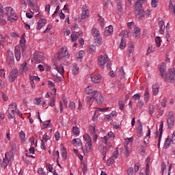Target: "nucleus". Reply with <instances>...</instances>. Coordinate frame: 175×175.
Here are the masks:
<instances>
[{
    "instance_id": "obj_1",
    "label": "nucleus",
    "mask_w": 175,
    "mask_h": 175,
    "mask_svg": "<svg viewBox=\"0 0 175 175\" xmlns=\"http://www.w3.org/2000/svg\"><path fill=\"white\" fill-rule=\"evenodd\" d=\"M144 1L146 0H138L135 3V13L137 18H139V20H142V18H143V17H144L146 14V16H150V10H147L146 12L143 10V6H142V5H143V3L144 2Z\"/></svg>"
},
{
    "instance_id": "obj_2",
    "label": "nucleus",
    "mask_w": 175,
    "mask_h": 175,
    "mask_svg": "<svg viewBox=\"0 0 175 175\" xmlns=\"http://www.w3.org/2000/svg\"><path fill=\"white\" fill-rule=\"evenodd\" d=\"M1 16H8V21H11V23H14V21H17L18 19L16 12H14V10L12 7L5 8Z\"/></svg>"
},
{
    "instance_id": "obj_3",
    "label": "nucleus",
    "mask_w": 175,
    "mask_h": 175,
    "mask_svg": "<svg viewBox=\"0 0 175 175\" xmlns=\"http://www.w3.org/2000/svg\"><path fill=\"white\" fill-rule=\"evenodd\" d=\"M98 66L101 68V69H103L105 65L108 70L111 69V62L110 61V59H109V57L107 56V55H100L98 57Z\"/></svg>"
},
{
    "instance_id": "obj_4",
    "label": "nucleus",
    "mask_w": 175,
    "mask_h": 175,
    "mask_svg": "<svg viewBox=\"0 0 175 175\" xmlns=\"http://www.w3.org/2000/svg\"><path fill=\"white\" fill-rule=\"evenodd\" d=\"M92 35L94 40L97 42V44H102V35L100 34V32L98 31V29L94 27L92 29Z\"/></svg>"
},
{
    "instance_id": "obj_5",
    "label": "nucleus",
    "mask_w": 175,
    "mask_h": 175,
    "mask_svg": "<svg viewBox=\"0 0 175 175\" xmlns=\"http://www.w3.org/2000/svg\"><path fill=\"white\" fill-rule=\"evenodd\" d=\"M69 55V53L68 52V49L66 47L61 48L57 53L56 59H62V58H65V57H68Z\"/></svg>"
},
{
    "instance_id": "obj_6",
    "label": "nucleus",
    "mask_w": 175,
    "mask_h": 175,
    "mask_svg": "<svg viewBox=\"0 0 175 175\" xmlns=\"http://www.w3.org/2000/svg\"><path fill=\"white\" fill-rule=\"evenodd\" d=\"M167 122L169 129H173L174 127V113L173 111H170L167 115Z\"/></svg>"
},
{
    "instance_id": "obj_7",
    "label": "nucleus",
    "mask_w": 175,
    "mask_h": 175,
    "mask_svg": "<svg viewBox=\"0 0 175 175\" xmlns=\"http://www.w3.org/2000/svg\"><path fill=\"white\" fill-rule=\"evenodd\" d=\"M175 68L169 70L165 76V81L168 83H174Z\"/></svg>"
},
{
    "instance_id": "obj_8",
    "label": "nucleus",
    "mask_w": 175,
    "mask_h": 175,
    "mask_svg": "<svg viewBox=\"0 0 175 175\" xmlns=\"http://www.w3.org/2000/svg\"><path fill=\"white\" fill-rule=\"evenodd\" d=\"M10 155H12V152L5 154V158L3 159V161L0 159V167H8V165H9V162H10Z\"/></svg>"
},
{
    "instance_id": "obj_9",
    "label": "nucleus",
    "mask_w": 175,
    "mask_h": 175,
    "mask_svg": "<svg viewBox=\"0 0 175 175\" xmlns=\"http://www.w3.org/2000/svg\"><path fill=\"white\" fill-rule=\"evenodd\" d=\"M7 64L10 68H12L14 65V55H13V52L8 51L7 55Z\"/></svg>"
},
{
    "instance_id": "obj_10",
    "label": "nucleus",
    "mask_w": 175,
    "mask_h": 175,
    "mask_svg": "<svg viewBox=\"0 0 175 175\" xmlns=\"http://www.w3.org/2000/svg\"><path fill=\"white\" fill-rule=\"evenodd\" d=\"M163 133V122H162L160 124L159 131H157L154 134V135H157L159 136L158 144H157L158 148H159L161 147V140H162V134Z\"/></svg>"
},
{
    "instance_id": "obj_11",
    "label": "nucleus",
    "mask_w": 175,
    "mask_h": 175,
    "mask_svg": "<svg viewBox=\"0 0 175 175\" xmlns=\"http://www.w3.org/2000/svg\"><path fill=\"white\" fill-rule=\"evenodd\" d=\"M53 68V69H55V70H57V72H58L59 75H61L64 77L65 69L64 68V66L62 64H58V62H55Z\"/></svg>"
},
{
    "instance_id": "obj_12",
    "label": "nucleus",
    "mask_w": 175,
    "mask_h": 175,
    "mask_svg": "<svg viewBox=\"0 0 175 175\" xmlns=\"http://www.w3.org/2000/svg\"><path fill=\"white\" fill-rule=\"evenodd\" d=\"M43 53L36 52L31 61L36 64H40V62H43Z\"/></svg>"
},
{
    "instance_id": "obj_13",
    "label": "nucleus",
    "mask_w": 175,
    "mask_h": 175,
    "mask_svg": "<svg viewBox=\"0 0 175 175\" xmlns=\"http://www.w3.org/2000/svg\"><path fill=\"white\" fill-rule=\"evenodd\" d=\"M114 137H116L114 133L111 131L108 133L105 136L101 137V142H103V143H105V144H107L109 140H113Z\"/></svg>"
},
{
    "instance_id": "obj_14",
    "label": "nucleus",
    "mask_w": 175,
    "mask_h": 175,
    "mask_svg": "<svg viewBox=\"0 0 175 175\" xmlns=\"http://www.w3.org/2000/svg\"><path fill=\"white\" fill-rule=\"evenodd\" d=\"M17 76H18V70L17 69L12 70L9 75V80L11 82L15 81L16 79H17Z\"/></svg>"
},
{
    "instance_id": "obj_15",
    "label": "nucleus",
    "mask_w": 175,
    "mask_h": 175,
    "mask_svg": "<svg viewBox=\"0 0 175 175\" xmlns=\"http://www.w3.org/2000/svg\"><path fill=\"white\" fill-rule=\"evenodd\" d=\"M89 17H90V10H82L81 16H79L81 23H84V20H85V18H88Z\"/></svg>"
},
{
    "instance_id": "obj_16",
    "label": "nucleus",
    "mask_w": 175,
    "mask_h": 175,
    "mask_svg": "<svg viewBox=\"0 0 175 175\" xmlns=\"http://www.w3.org/2000/svg\"><path fill=\"white\" fill-rule=\"evenodd\" d=\"M132 142H133V138L130 137V138L126 139V141L124 142V148H125L124 154L125 155H126V157H129V150H128V144H132Z\"/></svg>"
},
{
    "instance_id": "obj_17",
    "label": "nucleus",
    "mask_w": 175,
    "mask_h": 175,
    "mask_svg": "<svg viewBox=\"0 0 175 175\" xmlns=\"http://www.w3.org/2000/svg\"><path fill=\"white\" fill-rule=\"evenodd\" d=\"M159 21V25L160 27L159 32L161 35H163L165 33V22H163V19L162 18H159L158 19Z\"/></svg>"
},
{
    "instance_id": "obj_18",
    "label": "nucleus",
    "mask_w": 175,
    "mask_h": 175,
    "mask_svg": "<svg viewBox=\"0 0 175 175\" xmlns=\"http://www.w3.org/2000/svg\"><path fill=\"white\" fill-rule=\"evenodd\" d=\"M72 144H73V146H75L77 147H81V149L83 150V142H81V139H80V138H75L72 139Z\"/></svg>"
},
{
    "instance_id": "obj_19",
    "label": "nucleus",
    "mask_w": 175,
    "mask_h": 175,
    "mask_svg": "<svg viewBox=\"0 0 175 175\" xmlns=\"http://www.w3.org/2000/svg\"><path fill=\"white\" fill-rule=\"evenodd\" d=\"M114 29H113V26L109 25L105 28L104 31L105 36H110V35H113Z\"/></svg>"
},
{
    "instance_id": "obj_20",
    "label": "nucleus",
    "mask_w": 175,
    "mask_h": 175,
    "mask_svg": "<svg viewBox=\"0 0 175 175\" xmlns=\"http://www.w3.org/2000/svg\"><path fill=\"white\" fill-rule=\"evenodd\" d=\"M71 70H72V75L74 76H76V75H79L80 68L79 67V66H77V64H73L71 66Z\"/></svg>"
},
{
    "instance_id": "obj_21",
    "label": "nucleus",
    "mask_w": 175,
    "mask_h": 175,
    "mask_svg": "<svg viewBox=\"0 0 175 175\" xmlns=\"http://www.w3.org/2000/svg\"><path fill=\"white\" fill-rule=\"evenodd\" d=\"M122 12H124V8H122V2L119 1L116 5L115 13H116V14H121Z\"/></svg>"
},
{
    "instance_id": "obj_22",
    "label": "nucleus",
    "mask_w": 175,
    "mask_h": 175,
    "mask_svg": "<svg viewBox=\"0 0 175 175\" xmlns=\"http://www.w3.org/2000/svg\"><path fill=\"white\" fill-rule=\"evenodd\" d=\"M91 79L93 83L98 84L102 80V77H100V75H92Z\"/></svg>"
},
{
    "instance_id": "obj_23",
    "label": "nucleus",
    "mask_w": 175,
    "mask_h": 175,
    "mask_svg": "<svg viewBox=\"0 0 175 175\" xmlns=\"http://www.w3.org/2000/svg\"><path fill=\"white\" fill-rule=\"evenodd\" d=\"M14 55L16 61L21 59V51H20V49L17 46L14 48Z\"/></svg>"
},
{
    "instance_id": "obj_24",
    "label": "nucleus",
    "mask_w": 175,
    "mask_h": 175,
    "mask_svg": "<svg viewBox=\"0 0 175 175\" xmlns=\"http://www.w3.org/2000/svg\"><path fill=\"white\" fill-rule=\"evenodd\" d=\"M45 24H47V21L44 18H40V20L38 21V25L37 27V29L40 31V29H42V28L44 27Z\"/></svg>"
},
{
    "instance_id": "obj_25",
    "label": "nucleus",
    "mask_w": 175,
    "mask_h": 175,
    "mask_svg": "<svg viewBox=\"0 0 175 175\" xmlns=\"http://www.w3.org/2000/svg\"><path fill=\"white\" fill-rule=\"evenodd\" d=\"M117 116V112L116 111H112L109 115H107L105 118V120H107L108 122L111 121L113 117Z\"/></svg>"
},
{
    "instance_id": "obj_26",
    "label": "nucleus",
    "mask_w": 175,
    "mask_h": 175,
    "mask_svg": "<svg viewBox=\"0 0 175 175\" xmlns=\"http://www.w3.org/2000/svg\"><path fill=\"white\" fill-rule=\"evenodd\" d=\"M140 28L135 27L133 29V36L135 38V39H139L140 38Z\"/></svg>"
},
{
    "instance_id": "obj_27",
    "label": "nucleus",
    "mask_w": 175,
    "mask_h": 175,
    "mask_svg": "<svg viewBox=\"0 0 175 175\" xmlns=\"http://www.w3.org/2000/svg\"><path fill=\"white\" fill-rule=\"evenodd\" d=\"M85 150H82V151H83V152H90V151H91V149L92 148V141L91 142H88L85 144Z\"/></svg>"
},
{
    "instance_id": "obj_28",
    "label": "nucleus",
    "mask_w": 175,
    "mask_h": 175,
    "mask_svg": "<svg viewBox=\"0 0 175 175\" xmlns=\"http://www.w3.org/2000/svg\"><path fill=\"white\" fill-rule=\"evenodd\" d=\"M137 136L138 137H142L143 136V126L142 125V124H140L137 127Z\"/></svg>"
},
{
    "instance_id": "obj_29",
    "label": "nucleus",
    "mask_w": 175,
    "mask_h": 175,
    "mask_svg": "<svg viewBox=\"0 0 175 175\" xmlns=\"http://www.w3.org/2000/svg\"><path fill=\"white\" fill-rule=\"evenodd\" d=\"M152 92L154 96H157V95H158V94L159 93V85H158V84L152 85Z\"/></svg>"
},
{
    "instance_id": "obj_30",
    "label": "nucleus",
    "mask_w": 175,
    "mask_h": 175,
    "mask_svg": "<svg viewBox=\"0 0 175 175\" xmlns=\"http://www.w3.org/2000/svg\"><path fill=\"white\" fill-rule=\"evenodd\" d=\"M17 109H8V118H14L16 116V111Z\"/></svg>"
},
{
    "instance_id": "obj_31",
    "label": "nucleus",
    "mask_w": 175,
    "mask_h": 175,
    "mask_svg": "<svg viewBox=\"0 0 175 175\" xmlns=\"http://www.w3.org/2000/svg\"><path fill=\"white\" fill-rule=\"evenodd\" d=\"M159 70H160V73H161V77H163V76H164L163 73H165V72H166V64L163 63L161 65Z\"/></svg>"
},
{
    "instance_id": "obj_32",
    "label": "nucleus",
    "mask_w": 175,
    "mask_h": 175,
    "mask_svg": "<svg viewBox=\"0 0 175 175\" xmlns=\"http://www.w3.org/2000/svg\"><path fill=\"white\" fill-rule=\"evenodd\" d=\"M95 100L98 105H102L105 99L103 98V96H102V94L100 93V94H98V96L96 98Z\"/></svg>"
},
{
    "instance_id": "obj_33",
    "label": "nucleus",
    "mask_w": 175,
    "mask_h": 175,
    "mask_svg": "<svg viewBox=\"0 0 175 175\" xmlns=\"http://www.w3.org/2000/svg\"><path fill=\"white\" fill-rule=\"evenodd\" d=\"M72 133L75 136H79L80 135V129L77 127V126L72 127Z\"/></svg>"
},
{
    "instance_id": "obj_34",
    "label": "nucleus",
    "mask_w": 175,
    "mask_h": 175,
    "mask_svg": "<svg viewBox=\"0 0 175 175\" xmlns=\"http://www.w3.org/2000/svg\"><path fill=\"white\" fill-rule=\"evenodd\" d=\"M172 142L170 137H168L167 139L165 141L163 148L165 150L170 147V143Z\"/></svg>"
},
{
    "instance_id": "obj_35",
    "label": "nucleus",
    "mask_w": 175,
    "mask_h": 175,
    "mask_svg": "<svg viewBox=\"0 0 175 175\" xmlns=\"http://www.w3.org/2000/svg\"><path fill=\"white\" fill-rule=\"evenodd\" d=\"M25 34H23L20 40V44L22 49H24V47H25Z\"/></svg>"
},
{
    "instance_id": "obj_36",
    "label": "nucleus",
    "mask_w": 175,
    "mask_h": 175,
    "mask_svg": "<svg viewBox=\"0 0 175 175\" xmlns=\"http://www.w3.org/2000/svg\"><path fill=\"white\" fill-rule=\"evenodd\" d=\"M125 47H126V42L125 41V38L122 37L121 40V42L120 44V49H121V50H124Z\"/></svg>"
},
{
    "instance_id": "obj_37",
    "label": "nucleus",
    "mask_w": 175,
    "mask_h": 175,
    "mask_svg": "<svg viewBox=\"0 0 175 175\" xmlns=\"http://www.w3.org/2000/svg\"><path fill=\"white\" fill-rule=\"evenodd\" d=\"M99 94H100V93L96 90H94L93 92H91V96H92V98L93 99H96V98H98L99 96Z\"/></svg>"
},
{
    "instance_id": "obj_38",
    "label": "nucleus",
    "mask_w": 175,
    "mask_h": 175,
    "mask_svg": "<svg viewBox=\"0 0 175 175\" xmlns=\"http://www.w3.org/2000/svg\"><path fill=\"white\" fill-rule=\"evenodd\" d=\"M100 151L101 154L103 155V159H106V153L107 152V148H106V146H103V148H101L100 149Z\"/></svg>"
},
{
    "instance_id": "obj_39",
    "label": "nucleus",
    "mask_w": 175,
    "mask_h": 175,
    "mask_svg": "<svg viewBox=\"0 0 175 175\" xmlns=\"http://www.w3.org/2000/svg\"><path fill=\"white\" fill-rule=\"evenodd\" d=\"M19 137L22 142V143H24L27 139L25 138V133L23 131H21L19 133Z\"/></svg>"
},
{
    "instance_id": "obj_40",
    "label": "nucleus",
    "mask_w": 175,
    "mask_h": 175,
    "mask_svg": "<svg viewBox=\"0 0 175 175\" xmlns=\"http://www.w3.org/2000/svg\"><path fill=\"white\" fill-rule=\"evenodd\" d=\"M118 75L120 79H124L125 77V72H124V68H120L118 71Z\"/></svg>"
},
{
    "instance_id": "obj_41",
    "label": "nucleus",
    "mask_w": 175,
    "mask_h": 175,
    "mask_svg": "<svg viewBox=\"0 0 175 175\" xmlns=\"http://www.w3.org/2000/svg\"><path fill=\"white\" fill-rule=\"evenodd\" d=\"M135 51V44L133 42H131L129 46V51L130 54H132Z\"/></svg>"
},
{
    "instance_id": "obj_42",
    "label": "nucleus",
    "mask_w": 175,
    "mask_h": 175,
    "mask_svg": "<svg viewBox=\"0 0 175 175\" xmlns=\"http://www.w3.org/2000/svg\"><path fill=\"white\" fill-rule=\"evenodd\" d=\"M8 110H17V104L12 103L8 107Z\"/></svg>"
},
{
    "instance_id": "obj_43",
    "label": "nucleus",
    "mask_w": 175,
    "mask_h": 175,
    "mask_svg": "<svg viewBox=\"0 0 175 175\" xmlns=\"http://www.w3.org/2000/svg\"><path fill=\"white\" fill-rule=\"evenodd\" d=\"M145 102H148V99H150V92H148V88L145 90Z\"/></svg>"
},
{
    "instance_id": "obj_44",
    "label": "nucleus",
    "mask_w": 175,
    "mask_h": 175,
    "mask_svg": "<svg viewBox=\"0 0 175 175\" xmlns=\"http://www.w3.org/2000/svg\"><path fill=\"white\" fill-rule=\"evenodd\" d=\"M118 105H119V107L120 110H124V109L125 108V103H124V101H122V100H120L118 101Z\"/></svg>"
},
{
    "instance_id": "obj_45",
    "label": "nucleus",
    "mask_w": 175,
    "mask_h": 175,
    "mask_svg": "<svg viewBox=\"0 0 175 175\" xmlns=\"http://www.w3.org/2000/svg\"><path fill=\"white\" fill-rule=\"evenodd\" d=\"M91 91H92V86H88L86 88H85V94H87L88 95H90H90H91V93L92 92H91Z\"/></svg>"
},
{
    "instance_id": "obj_46",
    "label": "nucleus",
    "mask_w": 175,
    "mask_h": 175,
    "mask_svg": "<svg viewBox=\"0 0 175 175\" xmlns=\"http://www.w3.org/2000/svg\"><path fill=\"white\" fill-rule=\"evenodd\" d=\"M77 39H79L77 33H74L71 34V40L72 42H76Z\"/></svg>"
},
{
    "instance_id": "obj_47",
    "label": "nucleus",
    "mask_w": 175,
    "mask_h": 175,
    "mask_svg": "<svg viewBox=\"0 0 175 175\" xmlns=\"http://www.w3.org/2000/svg\"><path fill=\"white\" fill-rule=\"evenodd\" d=\"M162 40H161V37H156L155 38V42L157 44V47H161V42Z\"/></svg>"
},
{
    "instance_id": "obj_48",
    "label": "nucleus",
    "mask_w": 175,
    "mask_h": 175,
    "mask_svg": "<svg viewBox=\"0 0 175 175\" xmlns=\"http://www.w3.org/2000/svg\"><path fill=\"white\" fill-rule=\"evenodd\" d=\"M53 79L57 83H61L62 81V77H59L58 75H54Z\"/></svg>"
},
{
    "instance_id": "obj_49",
    "label": "nucleus",
    "mask_w": 175,
    "mask_h": 175,
    "mask_svg": "<svg viewBox=\"0 0 175 175\" xmlns=\"http://www.w3.org/2000/svg\"><path fill=\"white\" fill-rule=\"evenodd\" d=\"M154 113H155V109H154V105H150L149 113L150 114V116H152Z\"/></svg>"
},
{
    "instance_id": "obj_50",
    "label": "nucleus",
    "mask_w": 175,
    "mask_h": 175,
    "mask_svg": "<svg viewBox=\"0 0 175 175\" xmlns=\"http://www.w3.org/2000/svg\"><path fill=\"white\" fill-rule=\"evenodd\" d=\"M83 140H85L87 142H92V139H91V137H90V135H88V134L83 135Z\"/></svg>"
},
{
    "instance_id": "obj_51",
    "label": "nucleus",
    "mask_w": 175,
    "mask_h": 175,
    "mask_svg": "<svg viewBox=\"0 0 175 175\" xmlns=\"http://www.w3.org/2000/svg\"><path fill=\"white\" fill-rule=\"evenodd\" d=\"M83 57H84V51H80L79 52H78V53H77L76 55V57L77 58H83Z\"/></svg>"
},
{
    "instance_id": "obj_52",
    "label": "nucleus",
    "mask_w": 175,
    "mask_h": 175,
    "mask_svg": "<svg viewBox=\"0 0 175 175\" xmlns=\"http://www.w3.org/2000/svg\"><path fill=\"white\" fill-rule=\"evenodd\" d=\"M49 106L54 107L55 106V96L53 97V99L49 103Z\"/></svg>"
},
{
    "instance_id": "obj_53",
    "label": "nucleus",
    "mask_w": 175,
    "mask_h": 175,
    "mask_svg": "<svg viewBox=\"0 0 175 175\" xmlns=\"http://www.w3.org/2000/svg\"><path fill=\"white\" fill-rule=\"evenodd\" d=\"M21 6L23 8V9H27V1L25 0H20Z\"/></svg>"
},
{
    "instance_id": "obj_54",
    "label": "nucleus",
    "mask_w": 175,
    "mask_h": 175,
    "mask_svg": "<svg viewBox=\"0 0 175 175\" xmlns=\"http://www.w3.org/2000/svg\"><path fill=\"white\" fill-rule=\"evenodd\" d=\"M149 171H150V163H146V169L145 170V174H144L143 173H141L140 175H148Z\"/></svg>"
},
{
    "instance_id": "obj_55",
    "label": "nucleus",
    "mask_w": 175,
    "mask_h": 175,
    "mask_svg": "<svg viewBox=\"0 0 175 175\" xmlns=\"http://www.w3.org/2000/svg\"><path fill=\"white\" fill-rule=\"evenodd\" d=\"M69 107L71 110H75L76 109V104L75 103V102L73 101L70 102Z\"/></svg>"
},
{
    "instance_id": "obj_56",
    "label": "nucleus",
    "mask_w": 175,
    "mask_h": 175,
    "mask_svg": "<svg viewBox=\"0 0 175 175\" xmlns=\"http://www.w3.org/2000/svg\"><path fill=\"white\" fill-rule=\"evenodd\" d=\"M21 70H22V72H25V70H27V62L21 65Z\"/></svg>"
},
{
    "instance_id": "obj_57",
    "label": "nucleus",
    "mask_w": 175,
    "mask_h": 175,
    "mask_svg": "<svg viewBox=\"0 0 175 175\" xmlns=\"http://www.w3.org/2000/svg\"><path fill=\"white\" fill-rule=\"evenodd\" d=\"M51 123V120L45 121L44 122V124H43L44 128H49V126H50V124Z\"/></svg>"
},
{
    "instance_id": "obj_58",
    "label": "nucleus",
    "mask_w": 175,
    "mask_h": 175,
    "mask_svg": "<svg viewBox=\"0 0 175 175\" xmlns=\"http://www.w3.org/2000/svg\"><path fill=\"white\" fill-rule=\"evenodd\" d=\"M96 51V47H95V46L94 45L90 46V53L94 54V53H95Z\"/></svg>"
},
{
    "instance_id": "obj_59",
    "label": "nucleus",
    "mask_w": 175,
    "mask_h": 175,
    "mask_svg": "<svg viewBox=\"0 0 175 175\" xmlns=\"http://www.w3.org/2000/svg\"><path fill=\"white\" fill-rule=\"evenodd\" d=\"M107 162L109 163V165H113V163L116 162V158L111 157L107 160Z\"/></svg>"
},
{
    "instance_id": "obj_60",
    "label": "nucleus",
    "mask_w": 175,
    "mask_h": 175,
    "mask_svg": "<svg viewBox=\"0 0 175 175\" xmlns=\"http://www.w3.org/2000/svg\"><path fill=\"white\" fill-rule=\"evenodd\" d=\"M159 0H152L151 5L152 8H157L158 6V2Z\"/></svg>"
},
{
    "instance_id": "obj_61",
    "label": "nucleus",
    "mask_w": 175,
    "mask_h": 175,
    "mask_svg": "<svg viewBox=\"0 0 175 175\" xmlns=\"http://www.w3.org/2000/svg\"><path fill=\"white\" fill-rule=\"evenodd\" d=\"M51 28H53L51 25H48L46 29L43 31V33H48V32H50V31H51Z\"/></svg>"
},
{
    "instance_id": "obj_62",
    "label": "nucleus",
    "mask_w": 175,
    "mask_h": 175,
    "mask_svg": "<svg viewBox=\"0 0 175 175\" xmlns=\"http://www.w3.org/2000/svg\"><path fill=\"white\" fill-rule=\"evenodd\" d=\"M127 173L129 175H135V172H133V167H130L127 170Z\"/></svg>"
},
{
    "instance_id": "obj_63",
    "label": "nucleus",
    "mask_w": 175,
    "mask_h": 175,
    "mask_svg": "<svg viewBox=\"0 0 175 175\" xmlns=\"http://www.w3.org/2000/svg\"><path fill=\"white\" fill-rule=\"evenodd\" d=\"M112 157L116 159L117 158H118V148H116L115 149V151L113 152Z\"/></svg>"
},
{
    "instance_id": "obj_64",
    "label": "nucleus",
    "mask_w": 175,
    "mask_h": 175,
    "mask_svg": "<svg viewBox=\"0 0 175 175\" xmlns=\"http://www.w3.org/2000/svg\"><path fill=\"white\" fill-rule=\"evenodd\" d=\"M153 51H155V48L152 47V46H150L147 51V54H151Z\"/></svg>"
}]
</instances>
